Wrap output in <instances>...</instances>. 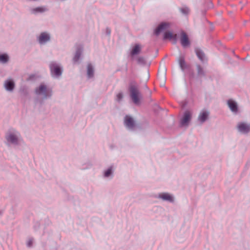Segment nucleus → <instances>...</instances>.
<instances>
[{
	"instance_id": "423d86ee",
	"label": "nucleus",
	"mask_w": 250,
	"mask_h": 250,
	"mask_svg": "<svg viewBox=\"0 0 250 250\" xmlns=\"http://www.w3.org/2000/svg\"><path fill=\"white\" fill-rule=\"evenodd\" d=\"M180 41L183 47L188 46L189 44L188 38L185 32L182 31L181 33Z\"/></svg>"
},
{
	"instance_id": "412c9836",
	"label": "nucleus",
	"mask_w": 250,
	"mask_h": 250,
	"mask_svg": "<svg viewBox=\"0 0 250 250\" xmlns=\"http://www.w3.org/2000/svg\"><path fill=\"white\" fill-rule=\"evenodd\" d=\"M8 57L6 54L0 55V62L5 63L8 61Z\"/></svg>"
},
{
	"instance_id": "f03ea898",
	"label": "nucleus",
	"mask_w": 250,
	"mask_h": 250,
	"mask_svg": "<svg viewBox=\"0 0 250 250\" xmlns=\"http://www.w3.org/2000/svg\"><path fill=\"white\" fill-rule=\"evenodd\" d=\"M52 74L56 76H59L62 74L61 68L56 63H52L50 65Z\"/></svg>"
},
{
	"instance_id": "4468645a",
	"label": "nucleus",
	"mask_w": 250,
	"mask_h": 250,
	"mask_svg": "<svg viewBox=\"0 0 250 250\" xmlns=\"http://www.w3.org/2000/svg\"><path fill=\"white\" fill-rule=\"evenodd\" d=\"M14 83L12 80H7L4 83V86L6 90L11 91L14 89Z\"/></svg>"
},
{
	"instance_id": "9d476101",
	"label": "nucleus",
	"mask_w": 250,
	"mask_h": 250,
	"mask_svg": "<svg viewBox=\"0 0 250 250\" xmlns=\"http://www.w3.org/2000/svg\"><path fill=\"white\" fill-rule=\"evenodd\" d=\"M6 139L8 142L16 144L18 142V137L13 133H10L6 135Z\"/></svg>"
},
{
	"instance_id": "cd10ccee",
	"label": "nucleus",
	"mask_w": 250,
	"mask_h": 250,
	"mask_svg": "<svg viewBox=\"0 0 250 250\" xmlns=\"http://www.w3.org/2000/svg\"><path fill=\"white\" fill-rule=\"evenodd\" d=\"M32 241L31 240H29L27 242V245L28 247H31L32 245Z\"/></svg>"
},
{
	"instance_id": "b1692460",
	"label": "nucleus",
	"mask_w": 250,
	"mask_h": 250,
	"mask_svg": "<svg viewBox=\"0 0 250 250\" xmlns=\"http://www.w3.org/2000/svg\"><path fill=\"white\" fill-rule=\"evenodd\" d=\"M123 98V95L122 93H119L116 95V100L119 102L120 101L122 98Z\"/></svg>"
},
{
	"instance_id": "6e6552de",
	"label": "nucleus",
	"mask_w": 250,
	"mask_h": 250,
	"mask_svg": "<svg viewBox=\"0 0 250 250\" xmlns=\"http://www.w3.org/2000/svg\"><path fill=\"white\" fill-rule=\"evenodd\" d=\"M124 122L125 125L130 129L133 128L135 125L133 119L129 116H125Z\"/></svg>"
},
{
	"instance_id": "a211bd4d",
	"label": "nucleus",
	"mask_w": 250,
	"mask_h": 250,
	"mask_svg": "<svg viewBox=\"0 0 250 250\" xmlns=\"http://www.w3.org/2000/svg\"><path fill=\"white\" fill-rule=\"evenodd\" d=\"M141 46L139 44H136L134 46V47L132 48V51L131 52V55H135L139 53L141 51Z\"/></svg>"
},
{
	"instance_id": "39448f33",
	"label": "nucleus",
	"mask_w": 250,
	"mask_h": 250,
	"mask_svg": "<svg viewBox=\"0 0 250 250\" xmlns=\"http://www.w3.org/2000/svg\"><path fill=\"white\" fill-rule=\"evenodd\" d=\"M237 128L240 132L246 133L250 130V125L245 123H240L237 125Z\"/></svg>"
},
{
	"instance_id": "aec40b11",
	"label": "nucleus",
	"mask_w": 250,
	"mask_h": 250,
	"mask_svg": "<svg viewBox=\"0 0 250 250\" xmlns=\"http://www.w3.org/2000/svg\"><path fill=\"white\" fill-rule=\"evenodd\" d=\"M93 69L92 68V66L91 64H88L87 66V75L90 78L93 77Z\"/></svg>"
},
{
	"instance_id": "f8f14e48",
	"label": "nucleus",
	"mask_w": 250,
	"mask_h": 250,
	"mask_svg": "<svg viewBox=\"0 0 250 250\" xmlns=\"http://www.w3.org/2000/svg\"><path fill=\"white\" fill-rule=\"evenodd\" d=\"M164 38L172 40L174 41V43L176 42L177 35L173 34L171 32H165L164 34Z\"/></svg>"
},
{
	"instance_id": "393cba45",
	"label": "nucleus",
	"mask_w": 250,
	"mask_h": 250,
	"mask_svg": "<svg viewBox=\"0 0 250 250\" xmlns=\"http://www.w3.org/2000/svg\"><path fill=\"white\" fill-rule=\"evenodd\" d=\"M197 68L198 74L201 75L203 73V70L202 67L199 65H198L197 66Z\"/></svg>"
},
{
	"instance_id": "6ab92c4d",
	"label": "nucleus",
	"mask_w": 250,
	"mask_h": 250,
	"mask_svg": "<svg viewBox=\"0 0 250 250\" xmlns=\"http://www.w3.org/2000/svg\"><path fill=\"white\" fill-rule=\"evenodd\" d=\"M179 65H180L181 69L183 70H184L186 67V62H185L184 58L183 57H180L179 59Z\"/></svg>"
},
{
	"instance_id": "5701e85b",
	"label": "nucleus",
	"mask_w": 250,
	"mask_h": 250,
	"mask_svg": "<svg viewBox=\"0 0 250 250\" xmlns=\"http://www.w3.org/2000/svg\"><path fill=\"white\" fill-rule=\"evenodd\" d=\"M81 55V53L79 51H77L76 53L75 56L73 59L74 62H77L79 60L80 57Z\"/></svg>"
},
{
	"instance_id": "0eeeda50",
	"label": "nucleus",
	"mask_w": 250,
	"mask_h": 250,
	"mask_svg": "<svg viewBox=\"0 0 250 250\" xmlns=\"http://www.w3.org/2000/svg\"><path fill=\"white\" fill-rule=\"evenodd\" d=\"M36 92L38 94H43L45 97L48 96L50 93L49 90L47 89L45 85L41 84L36 90Z\"/></svg>"
},
{
	"instance_id": "bb28decb",
	"label": "nucleus",
	"mask_w": 250,
	"mask_h": 250,
	"mask_svg": "<svg viewBox=\"0 0 250 250\" xmlns=\"http://www.w3.org/2000/svg\"><path fill=\"white\" fill-rule=\"evenodd\" d=\"M181 11L184 14H188L189 12V9L188 8H182Z\"/></svg>"
},
{
	"instance_id": "7ed1b4c3",
	"label": "nucleus",
	"mask_w": 250,
	"mask_h": 250,
	"mask_svg": "<svg viewBox=\"0 0 250 250\" xmlns=\"http://www.w3.org/2000/svg\"><path fill=\"white\" fill-rule=\"evenodd\" d=\"M191 118V114L188 111H187L184 113L183 117L181 120V125L182 126H187Z\"/></svg>"
},
{
	"instance_id": "ddd939ff",
	"label": "nucleus",
	"mask_w": 250,
	"mask_h": 250,
	"mask_svg": "<svg viewBox=\"0 0 250 250\" xmlns=\"http://www.w3.org/2000/svg\"><path fill=\"white\" fill-rule=\"evenodd\" d=\"M47 10V8L45 7L41 6L32 8L31 9V13L33 14H36L37 13H43Z\"/></svg>"
},
{
	"instance_id": "9b49d317",
	"label": "nucleus",
	"mask_w": 250,
	"mask_h": 250,
	"mask_svg": "<svg viewBox=\"0 0 250 250\" xmlns=\"http://www.w3.org/2000/svg\"><path fill=\"white\" fill-rule=\"evenodd\" d=\"M50 37L49 35L46 33H42L39 37V42L40 43H43L49 41Z\"/></svg>"
},
{
	"instance_id": "f3484780",
	"label": "nucleus",
	"mask_w": 250,
	"mask_h": 250,
	"mask_svg": "<svg viewBox=\"0 0 250 250\" xmlns=\"http://www.w3.org/2000/svg\"><path fill=\"white\" fill-rule=\"evenodd\" d=\"M196 54L198 57V58L201 61H203L204 60L205 54L203 52L198 48H196L195 49Z\"/></svg>"
},
{
	"instance_id": "1a4fd4ad",
	"label": "nucleus",
	"mask_w": 250,
	"mask_h": 250,
	"mask_svg": "<svg viewBox=\"0 0 250 250\" xmlns=\"http://www.w3.org/2000/svg\"><path fill=\"white\" fill-rule=\"evenodd\" d=\"M209 115V112L206 110H202L199 116H198V120L201 123L204 122L208 118V116Z\"/></svg>"
},
{
	"instance_id": "dca6fc26",
	"label": "nucleus",
	"mask_w": 250,
	"mask_h": 250,
	"mask_svg": "<svg viewBox=\"0 0 250 250\" xmlns=\"http://www.w3.org/2000/svg\"><path fill=\"white\" fill-rule=\"evenodd\" d=\"M159 197L164 200H167L170 202L173 201L172 197L168 193H163L159 194Z\"/></svg>"
},
{
	"instance_id": "a878e982",
	"label": "nucleus",
	"mask_w": 250,
	"mask_h": 250,
	"mask_svg": "<svg viewBox=\"0 0 250 250\" xmlns=\"http://www.w3.org/2000/svg\"><path fill=\"white\" fill-rule=\"evenodd\" d=\"M111 173V168H109L104 173V176L105 177H108L109 176Z\"/></svg>"
},
{
	"instance_id": "20e7f679",
	"label": "nucleus",
	"mask_w": 250,
	"mask_h": 250,
	"mask_svg": "<svg viewBox=\"0 0 250 250\" xmlns=\"http://www.w3.org/2000/svg\"><path fill=\"white\" fill-rule=\"evenodd\" d=\"M170 24L167 22H163L161 23L155 31V33L156 35H158L160 33L166 31L169 28Z\"/></svg>"
},
{
	"instance_id": "4be33fe9",
	"label": "nucleus",
	"mask_w": 250,
	"mask_h": 250,
	"mask_svg": "<svg viewBox=\"0 0 250 250\" xmlns=\"http://www.w3.org/2000/svg\"><path fill=\"white\" fill-rule=\"evenodd\" d=\"M137 62L139 64H144L145 62V59L143 57H138L137 59Z\"/></svg>"
},
{
	"instance_id": "f257e3e1",
	"label": "nucleus",
	"mask_w": 250,
	"mask_h": 250,
	"mask_svg": "<svg viewBox=\"0 0 250 250\" xmlns=\"http://www.w3.org/2000/svg\"><path fill=\"white\" fill-rule=\"evenodd\" d=\"M129 91L130 97L133 102L135 104H138L140 102L141 94L138 89V85L135 83H132L130 84Z\"/></svg>"
},
{
	"instance_id": "2eb2a0df",
	"label": "nucleus",
	"mask_w": 250,
	"mask_h": 250,
	"mask_svg": "<svg viewBox=\"0 0 250 250\" xmlns=\"http://www.w3.org/2000/svg\"><path fill=\"white\" fill-rule=\"evenodd\" d=\"M228 104L231 109V110L233 112H236L237 110V106L236 104L232 100H229L228 102Z\"/></svg>"
}]
</instances>
